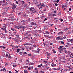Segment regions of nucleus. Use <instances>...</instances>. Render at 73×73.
I'll return each mask as SVG.
<instances>
[{
  "label": "nucleus",
  "instance_id": "1",
  "mask_svg": "<svg viewBox=\"0 0 73 73\" xmlns=\"http://www.w3.org/2000/svg\"><path fill=\"white\" fill-rule=\"evenodd\" d=\"M30 33H31V31H27L25 34V35L27 36L24 38V39H25L26 41H27L28 40H29L31 37V34H29Z\"/></svg>",
  "mask_w": 73,
  "mask_h": 73
},
{
  "label": "nucleus",
  "instance_id": "2",
  "mask_svg": "<svg viewBox=\"0 0 73 73\" xmlns=\"http://www.w3.org/2000/svg\"><path fill=\"white\" fill-rule=\"evenodd\" d=\"M30 11H32L31 12L32 13H36V11L34 7H31L30 8Z\"/></svg>",
  "mask_w": 73,
  "mask_h": 73
},
{
  "label": "nucleus",
  "instance_id": "3",
  "mask_svg": "<svg viewBox=\"0 0 73 73\" xmlns=\"http://www.w3.org/2000/svg\"><path fill=\"white\" fill-rule=\"evenodd\" d=\"M38 6L40 8H44L45 7V5H44V3H40V4L38 5Z\"/></svg>",
  "mask_w": 73,
  "mask_h": 73
},
{
  "label": "nucleus",
  "instance_id": "4",
  "mask_svg": "<svg viewBox=\"0 0 73 73\" xmlns=\"http://www.w3.org/2000/svg\"><path fill=\"white\" fill-rule=\"evenodd\" d=\"M37 24L36 23L34 25V29H36V28H37Z\"/></svg>",
  "mask_w": 73,
  "mask_h": 73
},
{
  "label": "nucleus",
  "instance_id": "5",
  "mask_svg": "<svg viewBox=\"0 0 73 73\" xmlns=\"http://www.w3.org/2000/svg\"><path fill=\"white\" fill-rule=\"evenodd\" d=\"M36 23H35L34 22H31V23H30V24L32 26H33V25H35V24H36Z\"/></svg>",
  "mask_w": 73,
  "mask_h": 73
},
{
  "label": "nucleus",
  "instance_id": "6",
  "mask_svg": "<svg viewBox=\"0 0 73 73\" xmlns=\"http://www.w3.org/2000/svg\"><path fill=\"white\" fill-rule=\"evenodd\" d=\"M15 28H17V29H20L19 26H15Z\"/></svg>",
  "mask_w": 73,
  "mask_h": 73
},
{
  "label": "nucleus",
  "instance_id": "7",
  "mask_svg": "<svg viewBox=\"0 0 73 73\" xmlns=\"http://www.w3.org/2000/svg\"><path fill=\"white\" fill-rule=\"evenodd\" d=\"M46 54L47 55V56H50V54L48 52H46Z\"/></svg>",
  "mask_w": 73,
  "mask_h": 73
},
{
  "label": "nucleus",
  "instance_id": "8",
  "mask_svg": "<svg viewBox=\"0 0 73 73\" xmlns=\"http://www.w3.org/2000/svg\"><path fill=\"white\" fill-rule=\"evenodd\" d=\"M40 52L39 51H38L36 50H35L34 51V53H39V52Z\"/></svg>",
  "mask_w": 73,
  "mask_h": 73
},
{
  "label": "nucleus",
  "instance_id": "9",
  "mask_svg": "<svg viewBox=\"0 0 73 73\" xmlns=\"http://www.w3.org/2000/svg\"><path fill=\"white\" fill-rule=\"evenodd\" d=\"M60 37H57L56 38V40H60Z\"/></svg>",
  "mask_w": 73,
  "mask_h": 73
},
{
  "label": "nucleus",
  "instance_id": "10",
  "mask_svg": "<svg viewBox=\"0 0 73 73\" xmlns=\"http://www.w3.org/2000/svg\"><path fill=\"white\" fill-rule=\"evenodd\" d=\"M56 65V64H51V66L52 67H54V66H55Z\"/></svg>",
  "mask_w": 73,
  "mask_h": 73
},
{
  "label": "nucleus",
  "instance_id": "11",
  "mask_svg": "<svg viewBox=\"0 0 73 73\" xmlns=\"http://www.w3.org/2000/svg\"><path fill=\"white\" fill-rule=\"evenodd\" d=\"M62 46H60L59 47L58 49L60 50L61 49H62Z\"/></svg>",
  "mask_w": 73,
  "mask_h": 73
},
{
  "label": "nucleus",
  "instance_id": "12",
  "mask_svg": "<svg viewBox=\"0 0 73 73\" xmlns=\"http://www.w3.org/2000/svg\"><path fill=\"white\" fill-rule=\"evenodd\" d=\"M42 64H41L38 66V67H39V68H41V66H42Z\"/></svg>",
  "mask_w": 73,
  "mask_h": 73
},
{
  "label": "nucleus",
  "instance_id": "13",
  "mask_svg": "<svg viewBox=\"0 0 73 73\" xmlns=\"http://www.w3.org/2000/svg\"><path fill=\"white\" fill-rule=\"evenodd\" d=\"M27 5H28L27 4H24V7H25L26 8H27Z\"/></svg>",
  "mask_w": 73,
  "mask_h": 73
},
{
  "label": "nucleus",
  "instance_id": "14",
  "mask_svg": "<svg viewBox=\"0 0 73 73\" xmlns=\"http://www.w3.org/2000/svg\"><path fill=\"white\" fill-rule=\"evenodd\" d=\"M11 29L12 31H15V29H14L13 28H11Z\"/></svg>",
  "mask_w": 73,
  "mask_h": 73
},
{
  "label": "nucleus",
  "instance_id": "15",
  "mask_svg": "<svg viewBox=\"0 0 73 73\" xmlns=\"http://www.w3.org/2000/svg\"><path fill=\"white\" fill-rule=\"evenodd\" d=\"M27 55L28 56H29L30 57L32 56V54H27Z\"/></svg>",
  "mask_w": 73,
  "mask_h": 73
},
{
  "label": "nucleus",
  "instance_id": "16",
  "mask_svg": "<svg viewBox=\"0 0 73 73\" xmlns=\"http://www.w3.org/2000/svg\"><path fill=\"white\" fill-rule=\"evenodd\" d=\"M14 35H17V32L16 31L15 32H14L13 33Z\"/></svg>",
  "mask_w": 73,
  "mask_h": 73
},
{
  "label": "nucleus",
  "instance_id": "17",
  "mask_svg": "<svg viewBox=\"0 0 73 73\" xmlns=\"http://www.w3.org/2000/svg\"><path fill=\"white\" fill-rule=\"evenodd\" d=\"M3 72H6L7 71V70L5 69V68H4L3 69Z\"/></svg>",
  "mask_w": 73,
  "mask_h": 73
},
{
  "label": "nucleus",
  "instance_id": "18",
  "mask_svg": "<svg viewBox=\"0 0 73 73\" xmlns=\"http://www.w3.org/2000/svg\"><path fill=\"white\" fill-rule=\"evenodd\" d=\"M11 20L12 21H15V20H16V19H15V18L11 19Z\"/></svg>",
  "mask_w": 73,
  "mask_h": 73
},
{
  "label": "nucleus",
  "instance_id": "19",
  "mask_svg": "<svg viewBox=\"0 0 73 73\" xmlns=\"http://www.w3.org/2000/svg\"><path fill=\"white\" fill-rule=\"evenodd\" d=\"M21 3H22V5H23V4H24V3H25V2H24V1H21Z\"/></svg>",
  "mask_w": 73,
  "mask_h": 73
},
{
  "label": "nucleus",
  "instance_id": "20",
  "mask_svg": "<svg viewBox=\"0 0 73 73\" xmlns=\"http://www.w3.org/2000/svg\"><path fill=\"white\" fill-rule=\"evenodd\" d=\"M22 28H23V29H25V26H23L22 27Z\"/></svg>",
  "mask_w": 73,
  "mask_h": 73
},
{
  "label": "nucleus",
  "instance_id": "21",
  "mask_svg": "<svg viewBox=\"0 0 73 73\" xmlns=\"http://www.w3.org/2000/svg\"><path fill=\"white\" fill-rule=\"evenodd\" d=\"M59 33H60V35H62V34H63V32L62 31H61L59 32Z\"/></svg>",
  "mask_w": 73,
  "mask_h": 73
},
{
  "label": "nucleus",
  "instance_id": "22",
  "mask_svg": "<svg viewBox=\"0 0 73 73\" xmlns=\"http://www.w3.org/2000/svg\"><path fill=\"white\" fill-rule=\"evenodd\" d=\"M23 26H22V25H19V28H22V27Z\"/></svg>",
  "mask_w": 73,
  "mask_h": 73
},
{
  "label": "nucleus",
  "instance_id": "23",
  "mask_svg": "<svg viewBox=\"0 0 73 73\" xmlns=\"http://www.w3.org/2000/svg\"><path fill=\"white\" fill-rule=\"evenodd\" d=\"M17 7L16 6H13V9H15V8H16Z\"/></svg>",
  "mask_w": 73,
  "mask_h": 73
},
{
  "label": "nucleus",
  "instance_id": "24",
  "mask_svg": "<svg viewBox=\"0 0 73 73\" xmlns=\"http://www.w3.org/2000/svg\"><path fill=\"white\" fill-rule=\"evenodd\" d=\"M52 51H53V53H56V51H55L54 50V49H53L52 50Z\"/></svg>",
  "mask_w": 73,
  "mask_h": 73
},
{
  "label": "nucleus",
  "instance_id": "25",
  "mask_svg": "<svg viewBox=\"0 0 73 73\" xmlns=\"http://www.w3.org/2000/svg\"><path fill=\"white\" fill-rule=\"evenodd\" d=\"M72 41H73V39H72L70 40V42H71V43H72Z\"/></svg>",
  "mask_w": 73,
  "mask_h": 73
},
{
  "label": "nucleus",
  "instance_id": "26",
  "mask_svg": "<svg viewBox=\"0 0 73 73\" xmlns=\"http://www.w3.org/2000/svg\"><path fill=\"white\" fill-rule=\"evenodd\" d=\"M3 3V1H0V5H1Z\"/></svg>",
  "mask_w": 73,
  "mask_h": 73
},
{
  "label": "nucleus",
  "instance_id": "27",
  "mask_svg": "<svg viewBox=\"0 0 73 73\" xmlns=\"http://www.w3.org/2000/svg\"><path fill=\"white\" fill-rule=\"evenodd\" d=\"M9 56V55H8V54H6V57H8V56Z\"/></svg>",
  "mask_w": 73,
  "mask_h": 73
},
{
  "label": "nucleus",
  "instance_id": "28",
  "mask_svg": "<svg viewBox=\"0 0 73 73\" xmlns=\"http://www.w3.org/2000/svg\"><path fill=\"white\" fill-rule=\"evenodd\" d=\"M67 44L68 45H69V46H70L71 45V44L69 43H67Z\"/></svg>",
  "mask_w": 73,
  "mask_h": 73
},
{
  "label": "nucleus",
  "instance_id": "29",
  "mask_svg": "<svg viewBox=\"0 0 73 73\" xmlns=\"http://www.w3.org/2000/svg\"><path fill=\"white\" fill-rule=\"evenodd\" d=\"M44 71H40V73H44Z\"/></svg>",
  "mask_w": 73,
  "mask_h": 73
},
{
  "label": "nucleus",
  "instance_id": "30",
  "mask_svg": "<svg viewBox=\"0 0 73 73\" xmlns=\"http://www.w3.org/2000/svg\"><path fill=\"white\" fill-rule=\"evenodd\" d=\"M73 55H72L71 54H70V57H71V58H73Z\"/></svg>",
  "mask_w": 73,
  "mask_h": 73
},
{
  "label": "nucleus",
  "instance_id": "31",
  "mask_svg": "<svg viewBox=\"0 0 73 73\" xmlns=\"http://www.w3.org/2000/svg\"><path fill=\"white\" fill-rule=\"evenodd\" d=\"M46 33L48 35H49V32H48V31H46Z\"/></svg>",
  "mask_w": 73,
  "mask_h": 73
},
{
  "label": "nucleus",
  "instance_id": "32",
  "mask_svg": "<svg viewBox=\"0 0 73 73\" xmlns=\"http://www.w3.org/2000/svg\"><path fill=\"white\" fill-rule=\"evenodd\" d=\"M61 43L62 44H64V42L62 41H61Z\"/></svg>",
  "mask_w": 73,
  "mask_h": 73
},
{
  "label": "nucleus",
  "instance_id": "33",
  "mask_svg": "<svg viewBox=\"0 0 73 73\" xmlns=\"http://www.w3.org/2000/svg\"><path fill=\"white\" fill-rule=\"evenodd\" d=\"M53 69H54V70H57V69H56V68H53Z\"/></svg>",
  "mask_w": 73,
  "mask_h": 73
},
{
  "label": "nucleus",
  "instance_id": "34",
  "mask_svg": "<svg viewBox=\"0 0 73 73\" xmlns=\"http://www.w3.org/2000/svg\"><path fill=\"white\" fill-rule=\"evenodd\" d=\"M29 50H32V47H30L29 48Z\"/></svg>",
  "mask_w": 73,
  "mask_h": 73
},
{
  "label": "nucleus",
  "instance_id": "35",
  "mask_svg": "<svg viewBox=\"0 0 73 73\" xmlns=\"http://www.w3.org/2000/svg\"><path fill=\"white\" fill-rule=\"evenodd\" d=\"M17 51L18 52H19V51H20V49L19 48V49H17Z\"/></svg>",
  "mask_w": 73,
  "mask_h": 73
},
{
  "label": "nucleus",
  "instance_id": "36",
  "mask_svg": "<svg viewBox=\"0 0 73 73\" xmlns=\"http://www.w3.org/2000/svg\"><path fill=\"white\" fill-rule=\"evenodd\" d=\"M17 66V65H13V68H15V67H16Z\"/></svg>",
  "mask_w": 73,
  "mask_h": 73
},
{
  "label": "nucleus",
  "instance_id": "37",
  "mask_svg": "<svg viewBox=\"0 0 73 73\" xmlns=\"http://www.w3.org/2000/svg\"><path fill=\"white\" fill-rule=\"evenodd\" d=\"M24 73H27V70H25L24 71Z\"/></svg>",
  "mask_w": 73,
  "mask_h": 73
},
{
  "label": "nucleus",
  "instance_id": "38",
  "mask_svg": "<svg viewBox=\"0 0 73 73\" xmlns=\"http://www.w3.org/2000/svg\"><path fill=\"white\" fill-rule=\"evenodd\" d=\"M13 16L11 15L10 16V19H12V18H13Z\"/></svg>",
  "mask_w": 73,
  "mask_h": 73
},
{
  "label": "nucleus",
  "instance_id": "39",
  "mask_svg": "<svg viewBox=\"0 0 73 73\" xmlns=\"http://www.w3.org/2000/svg\"><path fill=\"white\" fill-rule=\"evenodd\" d=\"M53 30L52 29H51V30H50V32H53Z\"/></svg>",
  "mask_w": 73,
  "mask_h": 73
},
{
  "label": "nucleus",
  "instance_id": "40",
  "mask_svg": "<svg viewBox=\"0 0 73 73\" xmlns=\"http://www.w3.org/2000/svg\"><path fill=\"white\" fill-rule=\"evenodd\" d=\"M6 9H7V10H8V9H9V7H6Z\"/></svg>",
  "mask_w": 73,
  "mask_h": 73
},
{
  "label": "nucleus",
  "instance_id": "41",
  "mask_svg": "<svg viewBox=\"0 0 73 73\" xmlns=\"http://www.w3.org/2000/svg\"><path fill=\"white\" fill-rule=\"evenodd\" d=\"M55 5L56 6H57V5H58V4L56 2L55 3Z\"/></svg>",
  "mask_w": 73,
  "mask_h": 73
},
{
  "label": "nucleus",
  "instance_id": "42",
  "mask_svg": "<svg viewBox=\"0 0 73 73\" xmlns=\"http://www.w3.org/2000/svg\"><path fill=\"white\" fill-rule=\"evenodd\" d=\"M23 17H26V15H24L23 16Z\"/></svg>",
  "mask_w": 73,
  "mask_h": 73
},
{
  "label": "nucleus",
  "instance_id": "43",
  "mask_svg": "<svg viewBox=\"0 0 73 73\" xmlns=\"http://www.w3.org/2000/svg\"><path fill=\"white\" fill-rule=\"evenodd\" d=\"M3 30L4 31H6V30H7V29L6 28L3 29Z\"/></svg>",
  "mask_w": 73,
  "mask_h": 73
},
{
  "label": "nucleus",
  "instance_id": "44",
  "mask_svg": "<svg viewBox=\"0 0 73 73\" xmlns=\"http://www.w3.org/2000/svg\"><path fill=\"white\" fill-rule=\"evenodd\" d=\"M48 20V19L46 18H45V19L44 20V21H46Z\"/></svg>",
  "mask_w": 73,
  "mask_h": 73
},
{
  "label": "nucleus",
  "instance_id": "45",
  "mask_svg": "<svg viewBox=\"0 0 73 73\" xmlns=\"http://www.w3.org/2000/svg\"><path fill=\"white\" fill-rule=\"evenodd\" d=\"M15 3L17 4H19V2L17 1L15 2Z\"/></svg>",
  "mask_w": 73,
  "mask_h": 73
},
{
  "label": "nucleus",
  "instance_id": "46",
  "mask_svg": "<svg viewBox=\"0 0 73 73\" xmlns=\"http://www.w3.org/2000/svg\"><path fill=\"white\" fill-rule=\"evenodd\" d=\"M63 38H60V40H63Z\"/></svg>",
  "mask_w": 73,
  "mask_h": 73
},
{
  "label": "nucleus",
  "instance_id": "47",
  "mask_svg": "<svg viewBox=\"0 0 73 73\" xmlns=\"http://www.w3.org/2000/svg\"><path fill=\"white\" fill-rule=\"evenodd\" d=\"M31 65H33L34 64L33 63H31Z\"/></svg>",
  "mask_w": 73,
  "mask_h": 73
},
{
  "label": "nucleus",
  "instance_id": "48",
  "mask_svg": "<svg viewBox=\"0 0 73 73\" xmlns=\"http://www.w3.org/2000/svg\"><path fill=\"white\" fill-rule=\"evenodd\" d=\"M33 47H36V45L34 44V45H33Z\"/></svg>",
  "mask_w": 73,
  "mask_h": 73
},
{
  "label": "nucleus",
  "instance_id": "49",
  "mask_svg": "<svg viewBox=\"0 0 73 73\" xmlns=\"http://www.w3.org/2000/svg\"><path fill=\"white\" fill-rule=\"evenodd\" d=\"M2 48H3V49H5L6 47H5L4 46H3V47Z\"/></svg>",
  "mask_w": 73,
  "mask_h": 73
},
{
  "label": "nucleus",
  "instance_id": "50",
  "mask_svg": "<svg viewBox=\"0 0 73 73\" xmlns=\"http://www.w3.org/2000/svg\"><path fill=\"white\" fill-rule=\"evenodd\" d=\"M69 11H72V9L71 8L69 9Z\"/></svg>",
  "mask_w": 73,
  "mask_h": 73
},
{
  "label": "nucleus",
  "instance_id": "51",
  "mask_svg": "<svg viewBox=\"0 0 73 73\" xmlns=\"http://www.w3.org/2000/svg\"><path fill=\"white\" fill-rule=\"evenodd\" d=\"M17 40V39H16L15 40L16 42H18V40Z\"/></svg>",
  "mask_w": 73,
  "mask_h": 73
},
{
  "label": "nucleus",
  "instance_id": "52",
  "mask_svg": "<svg viewBox=\"0 0 73 73\" xmlns=\"http://www.w3.org/2000/svg\"><path fill=\"white\" fill-rule=\"evenodd\" d=\"M26 61L27 62H28V63L29 62V60H26Z\"/></svg>",
  "mask_w": 73,
  "mask_h": 73
},
{
  "label": "nucleus",
  "instance_id": "53",
  "mask_svg": "<svg viewBox=\"0 0 73 73\" xmlns=\"http://www.w3.org/2000/svg\"><path fill=\"white\" fill-rule=\"evenodd\" d=\"M22 62V60H21L19 61V62Z\"/></svg>",
  "mask_w": 73,
  "mask_h": 73
},
{
  "label": "nucleus",
  "instance_id": "54",
  "mask_svg": "<svg viewBox=\"0 0 73 73\" xmlns=\"http://www.w3.org/2000/svg\"><path fill=\"white\" fill-rule=\"evenodd\" d=\"M59 2H60V1L58 0H57L56 1L57 3H59Z\"/></svg>",
  "mask_w": 73,
  "mask_h": 73
},
{
  "label": "nucleus",
  "instance_id": "55",
  "mask_svg": "<svg viewBox=\"0 0 73 73\" xmlns=\"http://www.w3.org/2000/svg\"><path fill=\"white\" fill-rule=\"evenodd\" d=\"M28 68V66H25V68Z\"/></svg>",
  "mask_w": 73,
  "mask_h": 73
},
{
  "label": "nucleus",
  "instance_id": "56",
  "mask_svg": "<svg viewBox=\"0 0 73 73\" xmlns=\"http://www.w3.org/2000/svg\"><path fill=\"white\" fill-rule=\"evenodd\" d=\"M25 44L26 45H29V44L26 43Z\"/></svg>",
  "mask_w": 73,
  "mask_h": 73
},
{
  "label": "nucleus",
  "instance_id": "57",
  "mask_svg": "<svg viewBox=\"0 0 73 73\" xmlns=\"http://www.w3.org/2000/svg\"><path fill=\"white\" fill-rule=\"evenodd\" d=\"M8 58H11V56L10 55H9V56L8 57Z\"/></svg>",
  "mask_w": 73,
  "mask_h": 73
},
{
  "label": "nucleus",
  "instance_id": "58",
  "mask_svg": "<svg viewBox=\"0 0 73 73\" xmlns=\"http://www.w3.org/2000/svg\"><path fill=\"white\" fill-rule=\"evenodd\" d=\"M44 62L45 63V64H46V63H47V61H44Z\"/></svg>",
  "mask_w": 73,
  "mask_h": 73
},
{
  "label": "nucleus",
  "instance_id": "59",
  "mask_svg": "<svg viewBox=\"0 0 73 73\" xmlns=\"http://www.w3.org/2000/svg\"><path fill=\"white\" fill-rule=\"evenodd\" d=\"M6 5L5 4V3L4 4H3L2 6H4V5Z\"/></svg>",
  "mask_w": 73,
  "mask_h": 73
},
{
  "label": "nucleus",
  "instance_id": "60",
  "mask_svg": "<svg viewBox=\"0 0 73 73\" xmlns=\"http://www.w3.org/2000/svg\"><path fill=\"white\" fill-rule=\"evenodd\" d=\"M68 68L69 69H70L71 70H72V68L70 67V66H69L68 67Z\"/></svg>",
  "mask_w": 73,
  "mask_h": 73
},
{
  "label": "nucleus",
  "instance_id": "61",
  "mask_svg": "<svg viewBox=\"0 0 73 73\" xmlns=\"http://www.w3.org/2000/svg\"><path fill=\"white\" fill-rule=\"evenodd\" d=\"M34 31L35 32H37V30H35Z\"/></svg>",
  "mask_w": 73,
  "mask_h": 73
},
{
  "label": "nucleus",
  "instance_id": "62",
  "mask_svg": "<svg viewBox=\"0 0 73 73\" xmlns=\"http://www.w3.org/2000/svg\"><path fill=\"white\" fill-rule=\"evenodd\" d=\"M25 21H21V22H23V23H24Z\"/></svg>",
  "mask_w": 73,
  "mask_h": 73
},
{
  "label": "nucleus",
  "instance_id": "63",
  "mask_svg": "<svg viewBox=\"0 0 73 73\" xmlns=\"http://www.w3.org/2000/svg\"><path fill=\"white\" fill-rule=\"evenodd\" d=\"M19 53V54H23V52H20Z\"/></svg>",
  "mask_w": 73,
  "mask_h": 73
},
{
  "label": "nucleus",
  "instance_id": "64",
  "mask_svg": "<svg viewBox=\"0 0 73 73\" xmlns=\"http://www.w3.org/2000/svg\"><path fill=\"white\" fill-rule=\"evenodd\" d=\"M37 50L38 51H40V48H38Z\"/></svg>",
  "mask_w": 73,
  "mask_h": 73
}]
</instances>
